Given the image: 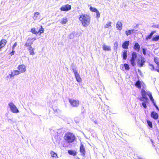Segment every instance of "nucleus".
<instances>
[{
	"mask_svg": "<svg viewBox=\"0 0 159 159\" xmlns=\"http://www.w3.org/2000/svg\"><path fill=\"white\" fill-rule=\"evenodd\" d=\"M135 31V30L134 29L127 30L125 32V34L127 36H128L129 35L132 34L134 33Z\"/></svg>",
	"mask_w": 159,
	"mask_h": 159,
	"instance_id": "aec40b11",
	"label": "nucleus"
},
{
	"mask_svg": "<svg viewBox=\"0 0 159 159\" xmlns=\"http://www.w3.org/2000/svg\"><path fill=\"white\" fill-rule=\"evenodd\" d=\"M38 28H37L36 29L37 30H38Z\"/></svg>",
	"mask_w": 159,
	"mask_h": 159,
	"instance_id": "052dcab7",
	"label": "nucleus"
},
{
	"mask_svg": "<svg viewBox=\"0 0 159 159\" xmlns=\"http://www.w3.org/2000/svg\"><path fill=\"white\" fill-rule=\"evenodd\" d=\"M96 17L97 18H99L100 16V14L98 11L96 12Z\"/></svg>",
	"mask_w": 159,
	"mask_h": 159,
	"instance_id": "c03bdc74",
	"label": "nucleus"
},
{
	"mask_svg": "<svg viewBox=\"0 0 159 159\" xmlns=\"http://www.w3.org/2000/svg\"><path fill=\"white\" fill-rule=\"evenodd\" d=\"M50 153H51L52 157H57V154L56 153H55L53 151H52Z\"/></svg>",
	"mask_w": 159,
	"mask_h": 159,
	"instance_id": "473e14b6",
	"label": "nucleus"
},
{
	"mask_svg": "<svg viewBox=\"0 0 159 159\" xmlns=\"http://www.w3.org/2000/svg\"><path fill=\"white\" fill-rule=\"evenodd\" d=\"M111 22H108L107 24H106L105 25V28H108L109 26H111Z\"/></svg>",
	"mask_w": 159,
	"mask_h": 159,
	"instance_id": "c9c22d12",
	"label": "nucleus"
},
{
	"mask_svg": "<svg viewBox=\"0 0 159 159\" xmlns=\"http://www.w3.org/2000/svg\"><path fill=\"white\" fill-rule=\"evenodd\" d=\"M159 39V37L158 35H156L154 37H153L152 39V40L154 41H157Z\"/></svg>",
	"mask_w": 159,
	"mask_h": 159,
	"instance_id": "4c0bfd02",
	"label": "nucleus"
},
{
	"mask_svg": "<svg viewBox=\"0 0 159 159\" xmlns=\"http://www.w3.org/2000/svg\"><path fill=\"white\" fill-rule=\"evenodd\" d=\"M15 52V51L12 49V51L10 53V54L11 56L13 55L14 53Z\"/></svg>",
	"mask_w": 159,
	"mask_h": 159,
	"instance_id": "603ef678",
	"label": "nucleus"
},
{
	"mask_svg": "<svg viewBox=\"0 0 159 159\" xmlns=\"http://www.w3.org/2000/svg\"><path fill=\"white\" fill-rule=\"evenodd\" d=\"M18 68L22 73L24 72L26 70L25 66L24 65L19 66Z\"/></svg>",
	"mask_w": 159,
	"mask_h": 159,
	"instance_id": "ddd939ff",
	"label": "nucleus"
},
{
	"mask_svg": "<svg viewBox=\"0 0 159 159\" xmlns=\"http://www.w3.org/2000/svg\"><path fill=\"white\" fill-rule=\"evenodd\" d=\"M147 92L144 89H142L141 90V95L142 96L147 97Z\"/></svg>",
	"mask_w": 159,
	"mask_h": 159,
	"instance_id": "cd10ccee",
	"label": "nucleus"
},
{
	"mask_svg": "<svg viewBox=\"0 0 159 159\" xmlns=\"http://www.w3.org/2000/svg\"><path fill=\"white\" fill-rule=\"evenodd\" d=\"M122 24L121 22L118 21L116 24V28L119 30L122 29Z\"/></svg>",
	"mask_w": 159,
	"mask_h": 159,
	"instance_id": "a211bd4d",
	"label": "nucleus"
},
{
	"mask_svg": "<svg viewBox=\"0 0 159 159\" xmlns=\"http://www.w3.org/2000/svg\"><path fill=\"white\" fill-rule=\"evenodd\" d=\"M10 78L13 79H14V75H13V73L12 72H11V73L9 74Z\"/></svg>",
	"mask_w": 159,
	"mask_h": 159,
	"instance_id": "79ce46f5",
	"label": "nucleus"
},
{
	"mask_svg": "<svg viewBox=\"0 0 159 159\" xmlns=\"http://www.w3.org/2000/svg\"><path fill=\"white\" fill-rule=\"evenodd\" d=\"M7 77L10 78L9 75L7 76Z\"/></svg>",
	"mask_w": 159,
	"mask_h": 159,
	"instance_id": "4d7b16f0",
	"label": "nucleus"
},
{
	"mask_svg": "<svg viewBox=\"0 0 159 159\" xmlns=\"http://www.w3.org/2000/svg\"><path fill=\"white\" fill-rule=\"evenodd\" d=\"M7 42L5 39H3L1 40L0 42V49L5 45Z\"/></svg>",
	"mask_w": 159,
	"mask_h": 159,
	"instance_id": "6ab92c4d",
	"label": "nucleus"
},
{
	"mask_svg": "<svg viewBox=\"0 0 159 159\" xmlns=\"http://www.w3.org/2000/svg\"><path fill=\"white\" fill-rule=\"evenodd\" d=\"M148 103V102H142V106L145 109L147 107V105H146V104L147 103Z\"/></svg>",
	"mask_w": 159,
	"mask_h": 159,
	"instance_id": "e433bc0d",
	"label": "nucleus"
},
{
	"mask_svg": "<svg viewBox=\"0 0 159 159\" xmlns=\"http://www.w3.org/2000/svg\"><path fill=\"white\" fill-rule=\"evenodd\" d=\"M17 45V43L16 42L15 43H14V44L13 45V46L12 48V49L13 50H14L16 46Z\"/></svg>",
	"mask_w": 159,
	"mask_h": 159,
	"instance_id": "49530a36",
	"label": "nucleus"
},
{
	"mask_svg": "<svg viewBox=\"0 0 159 159\" xmlns=\"http://www.w3.org/2000/svg\"><path fill=\"white\" fill-rule=\"evenodd\" d=\"M147 95L149 96V98L151 97H152V93L150 92H148Z\"/></svg>",
	"mask_w": 159,
	"mask_h": 159,
	"instance_id": "de8ad7c7",
	"label": "nucleus"
},
{
	"mask_svg": "<svg viewBox=\"0 0 159 159\" xmlns=\"http://www.w3.org/2000/svg\"><path fill=\"white\" fill-rule=\"evenodd\" d=\"M147 95L149 96V98L151 97H152V93L150 92H148Z\"/></svg>",
	"mask_w": 159,
	"mask_h": 159,
	"instance_id": "09e8293b",
	"label": "nucleus"
},
{
	"mask_svg": "<svg viewBox=\"0 0 159 159\" xmlns=\"http://www.w3.org/2000/svg\"><path fill=\"white\" fill-rule=\"evenodd\" d=\"M102 48L104 51H110L111 50V47L109 45H107L105 44L102 46Z\"/></svg>",
	"mask_w": 159,
	"mask_h": 159,
	"instance_id": "2eb2a0df",
	"label": "nucleus"
},
{
	"mask_svg": "<svg viewBox=\"0 0 159 159\" xmlns=\"http://www.w3.org/2000/svg\"><path fill=\"white\" fill-rule=\"evenodd\" d=\"M156 31H153L151 33V34L153 35V34L156 33Z\"/></svg>",
	"mask_w": 159,
	"mask_h": 159,
	"instance_id": "5fc2aeb1",
	"label": "nucleus"
},
{
	"mask_svg": "<svg viewBox=\"0 0 159 159\" xmlns=\"http://www.w3.org/2000/svg\"><path fill=\"white\" fill-rule=\"evenodd\" d=\"M133 48L138 52H139L140 49V46L139 43H136L134 45Z\"/></svg>",
	"mask_w": 159,
	"mask_h": 159,
	"instance_id": "f8f14e48",
	"label": "nucleus"
},
{
	"mask_svg": "<svg viewBox=\"0 0 159 159\" xmlns=\"http://www.w3.org/2000/svg\"><path fill=\"white\" fill-rule=\"evenodd\" d=\"M71 9V6L69 4L63 6L60 8L61 11H67Z\"/></svg>",
	"mask_w": 159,
	"mask_h": 159,
	"instance_id": "6e6552de",
	"label": "nucleus"
},
{
	"mask_svg": "<svg viewBox=\"0 0 159 159\" xmlns=\"http://www.w3.org/2000/svg\"><path fill=\"white\" fill-rule=\"evenodd\" d=\"M128 55V53L127 51L126 50H125L124 51L122 56L123 58V59L124 60H125L126 59Z\"/></svg>",
	"mask_w": 159,
	"mask_h": 159,
	"instance_id": "412c9836",
	"label": "nucleus"
},
{
	"mask_svg": "<svg viewBox=\"0 0 159 159\" xmlns=\"http://www.w3.org/2000/svg\"><path fill=\"white\" fill-rule=\"evenodd\" d=\"M33 43V41H32L31 39L29 37L27 40L25 44V46L26 47L31 46V45Z\"/></svg>",
	"mask_w": 159,
	"mask_h": 159,
	"instance_id": "9d476101",
	"label": "nucleus"
},
{
	"mask_svg": "<svg viewBox=\"0 0 159 159\" xmlns=\"http://www.w3.org/2000/svg\"><path fill=\"white\" fill-rule=\"evenodd\" d=\"M67 21V18H64L61 21L60 23L62 24H66Z\"/></svg>",
	"mask_w": 159,
	"mask_h": 159,
	"instance_id": "a878e982",
	"label": "nucleus"
},
{
	"mask_svg": "<svg viewBox=\"0 0 159 159\" xmlns=\"http://www.w3.org/2000/svg\"><path fill=\"white\" fill-rule=\"evenodd\" d=\"M137 54L135 52H133L132 53V57L130 60L131 64L133 66H134L136 64L135 61L137 57Z\"/></svg>",
	"mask_w": 159,
	"mask_h": 159,
	"instance_id": "20e7f679",
	"label": "nucleus"
},
{
	"mask_svg": "<svg viewBox=\"0 0 159 159\" xmlns=\"http://www.w3.org/2000/svg\"><path fill=\"white\" fill-rule=\"evenodd\" d=\"M31 33H32L33 34H34L36 35H37L38 34V33L37 32V31H36V29L34 28H32L30 30V31Z\"/></svg>",
	"mask_w": 159,
	"mask_h": 159,
	"instance_id": "bb28decb",
	"label": "nucleus"
},
{
	"mask_svg": "<svg viewBox=\"0 0 159 159\" xmlns=\"http://www.w3.org/2000/svg\"><path fill=\"white\" fill-rule=\"evenodd\" d=\"M147 49L145 48L142 49L143 53L144 55H145L146 54Z\"/></svg>",
	"mask_w": 159,
	"mask_h": 159,
	"instance_id": "ea45409f",
	"label": "nucleus"
},
{
	"mask_svg": "<svg viewBox=\"0 0 159 159\" xmlns=\"http://www.w3.org/2000/svg\"><path fill=\"white\" fill-rule=\"evenodd\" d=\"M156 70L159 72V66L156 67Z\"/></svg>",
	"mask_w": 159,
	"mask_h": 159,
	"instance_id": "864d4df0",
	"label": "nucleus"
},
{
	"mask_svg": "<svg viewBox=\"0 0 159 159\" xmlns=\"http://www.w3.org/2000/svg\"><path fill=\"white\" fill-rule=\"evenodd\" d=\"M28 49L29 51L30 55H33L34 54V48H33L31 46L28 47Z\"/></svg>",
	"mask_w": 159,
	"mask_h": 159,
	"instance_id": "dca6fc26",
	"label": "nucleus"
},
{
	"mask_svg": "<svg viewBox=\"0 0 159 159\" xmlns=\"http://www.w3.org/2000/svg\"><path fill=\"white\" fill-rule=\"evenodd\" d=\"M149 69H151L152 70V71L154 70H156V69L155 68L154 66L153 65L149 63Z\"/></svg>",
	"mask_w": 159,
	"mask_h": 159,
	"instance_id": "c756f323",
	"label": "nucleus"
},
{
	"mask_svg": "<svg viewBox=\"0 0 159 159\" xmlns=\"http://www.w3.org/2000/svg\"><path fill=\"white\" fill-rule=\"evenodd\" d=\"M36 39V38L35 37L33 38L32 39H31V40H35Z\"/></svg>",
	"mask_w": 159,
	"mask_h": 159,
	"instance_id": "6e6d98bb",
	"label": "nucleus"
},
{
	"mask_svg": "<svg viewBox=\"0 0 159 159\" xmlns=\"http://www.w3.org/2000/svg\"><path fill=\"white\" fill-rule=\"evenodd\" d=\"M79 20L81 22L83 26L84 27L87 26L90 23V17L87 15L82 14L80 15Z\"/></svg>",
	"mask_w": 159,
	"mask_h": 159,
	"instance_id": "f257e3e1",
	"label": "nucleus"
},
{
	"mask_svg": "<svg viewBox=\"0 0 159 159\" xmlns=\"http://www.w3.org/2000/svg\"><path fill=\"white\" fill-rule=\"evenodd\" d=\"M64 137V139L69 143H72L75 139V136L70 132L66 133Z\"/></svg>",
	"mask_w": 159,
	"mask_h": 159,
	"instance_id": "f03ea898",
	"label": "nucleus"
},
{
	"mask_svg": "<svg viewBox=\"0 0 159 159\" xmlns=\"http://www.w3.org/2000/svg\"><path fill=\"white\" fill-rule=\"evenodd\" d=\"M147 123L148 126L151 128H152V124L151 122L149 120H147Z\"/></svg>",
	"mask_w": 159,
	"mask_h": 159,
	"instance_id": "72a5a7b5",
	"label": "nucleus"
},
{
	"mask_svg": "<svg viewBox=\"0 0 159 159\" xmlns=\"http://www.w3.org/2000/svg\"><path fill=\"white\" fill-rule=\"evenodd\" d=\"M68 152L70 155H73V156H75L77 154V152L73 150H69Z\"/></svg>",
	"mask_w": 159,
	"mask_h": 159,
	"instance_id": "5701e85b",
	"label": "nucleus"
},
{
	"mask_svg": "<svg viewBox=\"0 0 159 159\" xmlns=\"http://www.w3.org/2000/svg\"><path fill=\"white\" fill-rule=\"evenodd\" d=\"M37 32L39 35H40L41 34L43 33L44 29L43 28L42 26H40V27L39 28V31H37Z\"/></svg>",
	"mask_w": 159,
	"mask_h": 159,
	"instance_id": "4be33fe9",
	"label": "nucleus"
},
{
	"mask_svg": "<svg viewBox=\"0 0 159 159\" xmlns=\"http://www.w3.org/2000/svg\"><path fill=\"white\" fill-rule=\"evenodd\" d=\"M146 62V60L144 57H141L140 59H138L137 60V64L139 67H142Z\"/></svg>",
	"mask_w": 159,
	"mask_h": 159,
	"instance_id": "423d86ee",
	"label": "nucleus"
},
{
	"mask_svg": "<svg viewBox=\"0 0 159 159\" xmlns=\"http://www.w3.org/2000/svg\"><path fill=\"white\" fill-rule=\"evenodd\" d=\"M72 70L74 73L75 78L76 80L78 82H80L81 80V78H80L79 74L78 73L77 70L75 69L72 66Z\"/></svg>",
	"mask_w": 159,
	"mask_h": 159,
	"instance_id": "0eeeda50",
	"label": "nucleus"
},
{
	"mask_svg": "<svg viewBox=\"0 0 159 159\" xmlns=\"http://www.w3.org/2000/svg\"><path fill=\"white\" fill-rule=\"evenodd\" d=\"M54 112L55 113H58V112L59 111H60V110L56 109V110L54 109Z\"/></svg>",
	"mask_w": 159,
	"mask_h": 159,
	"instance_id": "3c124183",
	"label": "nucleus"
},
{
	"mask_svg": "<svg viewBox=\"0 0 159 159\" xmlns=\"http://www.w3.org/2000/svg\"><path fill=\"white\" fill-rule=\"evenodd\" d=\"M12 72L14 76L18 75L20 74V71L18 70H15Z\"/></svg>",
	"mask_w": 159,
	"mask_h": 159,
	"instance_id": "7c9ffc66",
	"label": "nucleus"
},
{
	"mask_svg": "<svg viewBox=\"0 0 159 159\" xmlns=\"http://www.w3.org/2000/svg\"><path fill=\"white\" fill-rule=\"evenodd\" d=\"M153 104L154 106L155 107L156 109L158 110H159V108H158V107L157 106V105L156 104V103H154Z\"/></svg>",
	"mask_w": 159,
	"mask_h": 159,
	"instance_id": "8fccbe9b",
	"label": "nucleus"
},
{
	"mask_svg": "<svg viewBox=\"0 0 159 159\" xmlns=\"http://www.w3.org/2000/svg\"><path fill=\"white\" fill-rule=\"evenodd\" d=\"M149 98L150 99V100L152 101V102L153 104L155 102L154 99L152 97H151Z\"/></svg>",
	"mask_w": 159,
	"mask_h": 159,
	"instance_id": "a18cd8bd",
	"label": "nucleus"
},
{
	"mask_svg": "<svg viewBox=\"0 0 159 159\" xmlns=\"http://www.w3.org/2000/svg\"><path fill=\"white\" fill-rule=\"evenodd\" d=\"M139 100L143 102H148L149 101L147 97L142 96L139 98Z\"/></svg>",
	"mask_w": 159,
	"mask_h": 159,
	"instance_id": "f3484780",
	"label": "nucleus"
},
{
	"mask_svg": "<svg viewBox=\"0 0 159 159\" xmlns=\"http://www.w3.org/2000/svg\"><path fill=\"white\" fill-rule=\"evenodd\" d=\"M129 41H126L123 43L122 45V48L124 49H127L129 45Z\"/></svg>",
	"mask_w": 159,
	"mask_h": 159,
	"instance_id": "4468645a",
	"label": "nucleus"
},
{
	"mask_svg": "<svg viewBox=\"0 0 159 159\" xmlns=\"http://www.w3.org/2000/svg\"><path fill=\"white\" fill-rule=\"evenodd\" d=\"M11 111L13 113H17L19 112V110L17 109L16 106L12 103L10 102L9 104Z\"/></svg>",
	"mask_w": 159,
	"mask_h": 159,
	"instance_id": "39448f33",
	"label": "nucleus"
},
{
	"mask_svg": "<svg viewBox=\"0 0 159 159\" xmlns=\"http://www.w3.org/2000/svg\"><path fill=\"white\" fill-rule=\"evenodd\" d=\"M158 123H159V120L158 121Z\"/></svg>",
	"mask_w": 159,
	"mask_h": 159,
	"instance_id": "bf43d9fd",
	"label": "nucleus"
},
{
	"mask_svg": "<svg viewBox=\"0 0 159 159\" xmlns=\"http://www.w3.org/2000/svg\"><path fill=\"white\" fill-rule=\"evenodd\" d=\"M152 27L159 29V24L154 25H152Z\"/></svg>",
	"mask_w": 159,
	"mask_h": 159,
	"instance_id": "a19ab883",
	"label": "nucleus"
},
{
	"mask_svg": "<svg viewBox=\"0 0 159 159\" xmlns=\"http://www.w3.org/2000/svg\"><path fill=\"white\" fill-rule=\"evenodd\" d=\"M152 35L151 34H150L149 35H148L146 38V40H148L149 39H150L152 37Z\"/></svg>",
	"mask_w": 159,
	"mask_h": 159,
	"instance_id": "58836bf2",
	"label": "nucleus"
},
{
	"mask_svg": "<svg viewBox=\"0 0 159 159\" xmlns=\"http://www.w3.org/2000/svg\"><path fill=\"white\" fill-rule=\"evenodd\" d=\"M69 101L70 105L73 107H77L79 105V101L78 100H75L73 99H69Z\"/></svg>",
	"mask_w": 159,
	"mask_h": 159,
	"instance_id": "7ed1b4c3",
	"label": "nucleus"
},
{
	"mask_svg": "<svg viewBox=\"0 0 159 159\" xmlns=\"http://www.w3.org/2000/svg\"><path fill=\"white\" fill-rule=\"evenodd\" d=\"M94 123H95V124H96L97 123V121H94Z\"/></svg>",
	"mask_w": 159,
	"mask_h": 159,
	"instance_id": "13d9d810",
	"label": "nucleus"
},
{
	"mask_svg": "<svg viewBox=\"0 0 159 159\" xmlns=\"http://www.w3.org/2000/svg\"><path fill=\"white\" fill-rule=\"evenodd\" d=\"M151 116L155 120L157 119L158 117V115L157 113L154 111H152L151 113Z\"/></svg>",
	"mask_w": 159,
	"mask_h": 159,
	"instance_id": "9b49d317",
	"label": "nucleus"
},
{
	"mask_svg": "<svg viewBox=\"0 0 159 159\" xmlns=\"http://www.w3.org/2000/svg\"><path fill=\"white\" fill-rule=\"evenodd\" d=\"M135 85L137 87L140 88H141V82L139 80L137 81L135 83Z\"/></svg>",
	"mask_w": 159,
	"mask_h": 159,
	"instance_id": "393cba45",
	"label": "nucleus"
},
{
	"mask_svg": "<svg viewBox=\"0 0 159 159\" xmlns=\"http://www.w3.org/2000/svg\"><path fill=\"white\" fill-rule=\"evenodd\" d=\"M90 10L91 11L94 12H97L98 11L97 9L94 8L92 7H90Z\"/></svg>",
	"mask_w": 159,
	"mask_h": 159,
	"instance_id": "2f4dec72",
	"label": "nucleus"
},
{
	"mask_svg": "<svg viewBox=\"0 0 159 159\" xmlns=\"http://www.w3.org/2000/svg\"><path fill=\"white\" fill-rule=\"evenodd\" d=\"M154 61L157 65L159 66V59L157 57H155Z\"/></svg>",
	"mask_w": 159,
	"mask_h": 159,
	"instance_id": "c85d7f7f",
	"label": "nucleus"
},
{
	"mask_svg": "<svg viewBox=\"0 0 159 159\" xmlns=\"http://www.w3.org/2000/svg\"><path fill=\"white\" fill-rule=\"evenodd\" d=\"M39 13L38 12L34 13V20H37L39 19Z\"/></svg>",
	"mask_w": 159,
	"mask_h": 159,
	"instance_id": "b1692460",
	"label": "nucleus"
},
{
	"mask_svg": "<svg viewBox=\"0 0 159 159\" xmlns=\"http://www.w3.org/2000/svg\"><path fill=\"white\" fill-rule=\"evenodd\" d=\"M74 34L73 33L70 34L69 35V38L70 39H73L74 38Z\"/></svg>",
	"mask_w": 159,
	"mask_h": 159,
	"instance_id": "37998d69",
	"label": "nucleus"
},
{
	"mask_svg": "<svg viewBox=\"0 0 159 159\" xmlns=\"http://www.w3.org/2000/svg\"><path fill=\"white\" fill-rule=\"evenodd\" d=\"M80 151L82 156L85 155V148L84 147V145L81 143L80 147Z\"/></svg>",
	"mask_w": 159,
	"mask_h": 159,
	"instance_id": "1a4fd4ad",
	"label": "nucleus"
},
{
	"mask_svg": "<svg viewBox=\"0 0 159 159\" xmlns=\"http://www.w3.org/2000/svg\"><path fill=\"white\" fill-rule=\"evenodd\" d=\"M124 66L125 67V69L126 70H129V65L128 64L126 63L125 64H124Z\"/></svg>",
	"mask_w": 159,
	"mask_h": 159,
	"instance_id": "f704fd0d",
	"label": "nucleus"
}]
</instances>
